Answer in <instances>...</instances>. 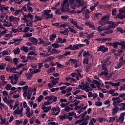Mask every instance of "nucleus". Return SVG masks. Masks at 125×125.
I'll return each instance as SVG.
<instances>
[{
    "label": "nucleus",
    "mask_w": 125,
    "mask_h": 125,
    "mask_svg": "<svg viewBox=\"0 0 125 125\" xmlns=\"http://www.w3.org/2000/svg\"><path fill=\"white\" fill-rule=\"evenodd\" d=\"M110 14H107L106 15L104 16L99 21V24H101L102 26L108 24L110 20Z\"/></svg>",
    "instance_id": "obj_1"
},
{
    "label": "nucleus",
    "mask_w": 125,
    "mask_h": 125,
    "mask_svg": "<svg viewBox=\"0 0 125 125\" xmlns=\"http://www.w3.org/2000/svg\"><path fill=\"white\" fill-rule=\"evenodd\" d=\"M51 111H52L51 115L53 116H57L60 113L61 109L59 107V106L57 105L56 107H52Z\"/></svg>",
    "instance_id": "obj_2"
},
{
    "label": "nucleus",
    "mask_w": 125,
    "mask_h": 125,
    "mask_svg": "<svg viewBox=\"0 0 125 125\" xmlns=\"http://www.w3.org/2000/svg\"><path fill=\"white\" fill-rule=\"evenodd\" d=\"M112 101H113V103L114 104H115L117 105V106H119V105L123 102V100H121V98L120 97H113L112 98Z\"/></svg>",
    "instance_id": "obj_3"
},
{
    "label": "nucleus",
    "mask_w": 125,
    "mask_h": 125,
    "mask_svg": "<svg viewBox=\"0 0 125 125\" xmlns=\"http://www.w3.org/2000/svg\"><path fill=\"white\" fill-rule=\"evenodd\" d=\"M112 105L114 107L112 110V116H115L118 113L119 110H120V107H119L118 105L114 104V103H112Z\"/></svg>",
    "instance_id": "obj_4"
},
{
    "label": "nucleus",
    "mask_w": 125,
    "mask_h": 125,
    "mask_svg": "<svg viewBox=\"0 0 125 125\" xmlns=\"http://www.w3.org/2000/svg\"><path fill=\"white\" fill-rule=\"evenodd\" d=\"M108 50V48L105 47L104 45H101L100 46H98V49H97V51H101L102 52H103V53H105V52H107Z\"/></svg>",
    "instance_id": "obj_5"
},
{
    "label": "nucleus",
    "mask_w": 125,
    "mask_h": 125,
    "mask_svg": "<svg viewBox=\"0 0 125 125\" xmlns=\"http://www.w3.org/2000/svg\"><path fill=\"white\" fill-rule=\"evenodd\" d=\"M125 112L121 113L120 116H119L118 119L116 120L117 123H120V124H123L125 120Z\"/></svg>",
    "instance_id": "obj_6"
},
{
    "label": "nucleus",
    "mask_w": 125,
    "mask_h": 125,
    "mask_svg": "<svg viewBox=\"0 0 125 125\" xmlns=\"http://www.w3.org/2000/svg\"><path fill=\"white\" fill-rule=\"evenodd\" d=\"M50 79L53 80L51 82V83H52L53 85H56V84L58 83V81H59V78H54V77L51 76Z\"/></svg>",
    "instance_id": "obj_7"
},
{
    "label": "nucleus",
    "mask_w": 125,
    "mask_h": 125,
    "mask_svg": "<svg viewBox=\"0 0 125 125\" xmlns=\"http://www.w3.org/2000/svg\"><path fill=\"white\" fill-rule=\"evenodd\" d=\"M105 44L106 45H108V46H113L114 48H118V44L117 43V42H114L113 43L106 42Z\"/></svg>",
    "instance_id": "obj_8"
},
{
    "label": "nucleus",
    "mask_w": 125,
    "mask_h": 125,
    "mask_svg": "<svg viewBox=\"0 0 125 125\" xmlns=\"http://www.w3.org/2000/svg\"><path fill=\"white\" fill-rule=\"evenodd\" d=\"M29 41L33 43L34 45L38 44V39L36 38L31 37L29 38Z\"/></svg>",
    "instance_id": "obj_9"
},
{
    "label": "nucleus",
    "mask_w": 125,
    "mask_h": 125,
    "mask_svg": "<svg viewBox=\"0 0 125 125\" xmlns=\"http://www.w3.org/2000/svg\"><path fill=\"white\" fill-rule=\"evenodd\" d=\"M42 109L43 110V113H47L48 111H50V110H51V107H48L43 105L42 107Z\"/></svg>",
    "instance_id": "obj_10"
},
{
    "label": "nucleus",
    "mask_w": 125,
    "mask_h": 125,
    "mask_svg": "<svg viewBox=\"0 0 125 125\" xmlns=\"http://www.w3.org/2000/svg\"><path fill=\"white\" fill-rule=\"evenodd\" d=\"M69 2L70 5V6L71 8L73 9H75V7H77V4L74 3L75 2V0H69Z\"/></svg>",
    "instance_id": "obj_11"
},
{
    "label": "nucleus",
    "mask_w": 125,
    "mask_h": 125,
    "mask_svg": "<svg viewBox=\"0 0 125 125\" xmlns=\"http://www.w3.org/2000/svg\"><path fill=\"white\" fill-rule=\"evenodd\" d=\"M119 107H121L119 110V111H125V103L120 104H119Z\"/></svg>",
    "instance_id": "obj_12"
},
{
    "label": "nucleus",
    "mask_w": 125,
    "mask_h": 125,
    "mask_svg": "<svg viewBox=\"0 0 125 125\" xmlns=\"http://www.w3.org/2000/svg\"><path fill=\"white\" fill-rule=\"evenodd\" d=\"M21 50L24 51V52H26V53H28L29 51V47L27 46H22L21 48Z\"/></svg>",
    "instance_id": "obj_13"
},
{
    "label": "nucleus",
    "mask_w": 125,
    "mask_h": 125,
    "mask_svg": "<svg viewBox=\"0 0 125 125\" xmlns=\"http://www.w3.org/2000/svg\"><path fill=\"white\" fill-rule=\"evenodd\" d=\"M84 18L86 19V20L89 19V12H88V9H87L85 11Z\"/></svg>",
    "instance_id": "obj_14"
},
{
    "label": "nucleus",
    "mask_w": 125,
    "mask_h": 125,
    "mask_svg": "<svg viewBox=\"0 0 125 125\" xmlns=\"http://www.w3.org/2000/svg\"><path fill=\"white\" fill-rule=\"evenodd\" d=\"M76 3H78V7H80L83 5V0H75Z\"/></svg>",
    "instance_id": "obj_15"
},
{
    "label": "nucleus",
    "mask_w": 125,
    "mask_h": 125,
    "mask_svg": "<svg viewBox=\"0 0 125 125\" xmlns=\"http://www.w3.org/2000/svg\"><path fill=\"white\" fill-rule=\"evenodd\" d=\"M69 30L68 29H66L63 31H60V34H62V35H64V36H68V34H69Z\"/></svg>",
    "instance_id": "obj_16"
},
{
    "label": "nucleus",
    "mask_w": 125,
    "mask_h": 125,
    "mask_svg": "<svg viewBox=\"0 0 125 125\" xmlns=\"http://www.w3.org/2000/svg\"><path fill=\"white\" fill-rule=\"evenodd\" d=\"M14 113L15 114V115H21L20 116V118H21V117H22V115H23V113L22 112H21L20 110H17L16 109L14 112Z\"/></svg>",
    "instance_id": "obj_17"
},
{
    "label": "nucleus",
    "mask_w": 125,
    "mask_h": 125,
    "mask_svg": "<svg viewBox=\"0 0 125 125\" xmlns=\"http://www.w3.org/2000/svg\"><path fill=\"white\" fill-rule=\"evenodd\" d=\"M56 65H57V67L59 68V69H63V68H65V66H64L62 64H61L60 63L58 62H56Z\"/></svg>",
    "instance_id": "obj_18"
},
{
    "label": "nucleus",
    "mask_w": 125,
    "mask_h": 125,
    "mask_svg": "<svg viewBox=\"0 0 125 125\" xmlns=\"http://www.w3.org/2000/svg\"><path fill=\"white\" fill-rule=\"evenodd\" d=\"M88 60H89V58H84L83 59V64H84V65H85V64L87 65L88 64Z\"/></svg>",
    "instance_id": "obj_19"
},
{
    "label": "nucleus",
    "mask_w": 125,
    "mask_h": 125,
    "mask_svg": "<svg viewBox=\"0 0 125 125\" xmlns=\"http://www.w3.org/2000/svg\"><path fill=\"white\" fill-rule=\"evenodd\" d=\"M53 72H55V67H51L47 70V73H48V74H50V73Z\"/></svg>",
    "instance_id": "obj_20"
},
{
    "label": "nucleus",
    "mask_w": 125,
    "mask_h": 125,
    "mask_svg": "<svg viewBox=\"0 0 125 125\" xmlns=\"http://www.w3.org/2000/svg\"><path fill=\"white\" fill-rule=\"evenodd\" d=\"M4 59L5 61H7L8 62H10V63H12V59L10 58V56H6V57L4 58Z\"/></svg>",
    "instance_id": "obj_21"
},
{
    "label": "nucleus",
    "mask_w": 125,
    "mask_h": 125,
    "mask_svg": "<svg viewBox=\"0 0 125 125\" xmlns=\"http://www.w3.org/2000/svg\"><path fill=\"white\" fill-rule=\"evenodd\" d=\"M92 83H94V84H96V86L101 85V83L100 82H99L98 81L95 80H93Z\"/></svg>",
    "instance_id": "obj_22"
},
{
    "label": "nucleus",
    "mask_w": 125,
    "mask_h": 125,
    "mask_svg": "<svg viewBox=\"0 0 125 125\" xmlns=\"http://www.w3.org/2000/svg\"><path fill=\"white\" fill-rule=\"evenodd\" d=\"M54 59V57L52 56H50L45 60L46 62H51Z\"/></svg>",
    "instance_id": "obj_23"
},
{
    "label": "nucleus",
    "mask_w": 125,
    "mask_h": 125,
    "mask_svg": "<svg viewBox=\"0 0 125 125\" xmlns=\"http://www.w3.org/2000/svg\"><path fill=\"white\" fill-rule=\"evenodd\" d=\"M18 68L17 67H13V68L11 67L10 69V72L11 73H15L16 74H17V72L15 71L16 70H17Z\"/></svg>",
    "instance_id": "obj_24"
},
{
    "label": "nucleus",
    "mask_w": 125,
    "mask_h": 125,
    "mask_svg": "<svg viewBox=\"0 0 125 125\" xmlns=\"http://www.w3.org/2000/svg\"><path fill=\"white\" fill-rule=\"evenodd\" d=\"M94 34V33L92 32L90 34H88L86 36V39H88V40H90V39H92V38H93L94 37V35H93Z\"/></svg>",
    "instance_id": "obj_25"
},
{
    "label": "nucleus",
    "mask_w": 125,
    "mask_h": 125,
    "mask_svg": "<svg viewBox=\"0 0 125 125\" xmlns=\"http://www.w3.org/2000/svg\"><path fill=\"white\" fill-rule=\"evenodd\" d=\"M33 75H34L33 73H32V72H29L28 73V75L26 77L27 80L28 81H30V80L32 79V77H33Z\"/></svg>",
    "instance_id": "obj_26"
},
{
    "label": "nucleus",
    "mask_w": 125,
    "mask_h": 125,
    "mask_svg": "<svg viewBox=\"0 0 125 125\" xmlns=\"http://www.w3.org/2000/svg\"><path fill=\"white\" fill-rule=\"evenodd\" d=\"M14 54L15 55H16V54H20V49L19 47H17L16 49L14 50Z\"/></svg>",
    "instance_id": "obj_27"
},
{
    "label": "nucleus",
    "mask_w": 125,
    "mask_h": 125,
    "mask_svg": "<svg viewBox=\"0 0 125 125\" xmlns=\"http://www.w3.org/2000/svg\"><path fill=\"white\" fill-rule=\"evenodd\" d=\"M117 32H120V33H121V34H124V30L123 29V28H122V27H118L116 29Z\"/></svg>",
    "instance_id": "obj_28"
},
{
    "label": "nucleus",
    "mask_w": 125,
    "mask_h": 125,
    "mask_svg": "<svg viewBox=\"0 0 125 125\" xmlns=\"http://www.w3.org/2000/svg\"><path fill=\"white\" fill-rule=\"evenodd\" d=\"M90 54L89 53L87 52L86 51H84L83 52V57H89Z\"/></svg>",
    "instance_id": "obj_29"
},
{
    "label": "nucleus",
    "mask_w": 125,
    "mask_h": 125,
    "mask_svg": "<svg viewBox=\"0 0 125 125\" xmlns=\"http://www.w3.org/2000/svg\"><path fill=\"white\" fill-rule=\"evenodd\" d=\"M13 62H14L16 66H17L18 65V62H19V61H18V59H17V58H14L13 59Z\"/></svg>",
    "instance_id": "obj_30"
},
{
    "label": "nucleus",
    "mask_w": 125,
    "mask_h": 125,
    "mask_svg": "<svg viewBox=\"0 0 125 125\" xmlns=\"http://www.w3.org/2000/svg\"><path fill=\"white\" fill-rule=\"evenodd\" d=\"M121 83L120 82H118L117 83H113L111 82V84L112 86H120V84Z\"/></svg>",
    "instance_id": "obj_31"
},
{
    "label": "nucleus",
    "mask_w": 125,
    "mask_h": 125,
    "mask_svg": "<svg viewBox=\"0 0 125 125\" xmlns=\"http://www.w3.org/2000/svg\"><path fill=\"white\" fill-rule=\"evenodd\" d=\"M5 67H6V64L5 63H2L0 65V70H4Z\"/></svg>",
    "instance_id": "obj_32"
},
{
    "label": "nucleus",
    "mask_w": 125,
    "mask_h": 125,
    "mask_svg": "<svg viewBox=\"0 0 125 125\" xmlns=\"http://www.w3.org/2000/svg\"><path fill=\"white\" fill-rule=\"evenodd\" d=\"M70 23L73 24L75 27H76L78 25V22L76 21H75L74 19H72L70 20Z\"/></svg>",
    "instance_id": "obj_33"
},
{
    "label": "nucleus",
    "mask_w": 125,
    "mask_h": 125,
    "mask_svg": "<svg viewBox=\"0 0 125 125\" xmlns=\"http://www.w3.org/2000/svg\"><path fill=\"white\" fill-rule=\"evenodd\" d=\"M69 61V62H71L73 64H77V63H78L77 60L74 59H70Z\"/></svg>",
    "instance_id": "obj_34"
},
{
    "label": "nucleus",
    "mask_w": 125,
    "mask_h": 125,
    "mask_svg": "<svg viewBox=\"0 0 125 125\" xmlns=\"http://www.w3.org/2000/svg\"><path fill=\"white\" fill-rule=\"evenodd\" d=\"M53 18V15L49 14L47 17H45V19H52Z\"/></svg>",
    "instance_id": "obj_35"
},
{
    "label": "nucleus",
    "mask_w": 125,
    "mask_h": 125,
    "mask_svg": "<svg viewBox=\"0 0 125 125\" xmlns=\"http://www.w3.org/2000/svg\"><path fill=\"white\" fill-rule=\"evenodd\" d=\"M38 41L40 42H38V44L41 45V44H42V43H44V40L42 39V38H38Z\"/></svg>",
    "instance_id": "obj_36"
},
{
    "label": "nucleus",
    "mask_w": 125,
    "mask_h": 125,
    "mask_svg": "<svg viewBox=\"0 0 125 125\" xmlns=\"http://www.w3.org/2000/svg\"><path fill=\"white\" fill-rule=\"evenodd\" d=\"M37 100L38 102H42V101L43 100V96H42V95H40L38 97Z\"/></svg>",
    "instance_id": "obj_37"
},
{
    "label": "nucleus",
    "mask_w": 125,
    "mask_h": 125,
    "mask_svg": "<svg viewBox=\"0 0 125 125\" xmlns=\"http://www.w3.org/2000/svg\"><path fill=\"white\" fill-rule=\"evenodd\" d=\"M7 83V82L4 81H0V86H4L5 84Z\"/></svg>",
    "instance_id": "obj_38"
},
{
    "label": "nucleus",
    "mask_w": 125,
    "mask_h": 125,
    "mask_svg": "<svg viewBox=\"0 0 125 125\" xmlns=\"http://www.w3.org/2000/svg\"><path fill=\"white\" fill-rule=\"evenodd\" d=\"M77 73L76 76H78V77H80L81 79L83 78V75H82V74H81V73H80V70L79 69H76V70Z\"/></svg>",
    "instance_id": "obj_39"
},
{
    "label": "nucleus",
    "mask_w": 125,
    "mask_h": 125,
    "mask_svg": "<svg viewBox=\"0 0 125 125\" xmlns=\"http://www.w3.org/2000/svg\"><path fill=\"white\" fill-rule=\"evenodd\" d=\"M118 15H119V19H121V20H123V19L125 18V15H124L122 13H119Z\"/></svg>",
    "instance_id": "obj_40"
},
{
    "label": "nucleus",
    "mask_w": 125,
    "mask_h": 125,
    "mask_svg": "<svg viewBox=\"0 0 125 125\" xmlns=\"http://www.w3.org/2000/svg\"><path fill=\"white\" fill-rule=\"evenodd\" d=\"M83 119H82V120H79L76 121L74 125H79V124H81V123H83Z\"/></svg>",
    "instance_id": "obj_41"
},
{
    "label": "nucleus",
    "mask_w": 125,
    "mask_h": 125,
    "mask_svg": "<svg viewBox=\"0 0 125 125\" xmlns=\"http://www.w3.org/2000/svg\"><path fill=\"white\" fill-rule=\"evenodd\" d=\"M9 20L10 21V22H13V21H15V20H16V17L12 16L9 17Z\"/></svg>",
    "instance_id": "obj_42"
},
{
    "label": "nucleus",
    "mask_w": 125,
    "mask_h": 125,
    "mask_svg": "<svg viewBox=\"0 0 125 125\" xmlns=\"http://www.w3.org/2000/svg\"><path fill=\"white\" fill-rule=\"evenodd\" d=\"M108 40H108V42H111V41H112V39L111 38H103L102 39V42H106Z\"/></svg>",
    "instance_id": "obj_43"
},
{
    "label": "nucleus",
    "mask_w": 125,
    "mask_h": 125,
    "mask_svg": "<svg viewBox=\"0 0 125 125\" xmlns=\"http://www.w3.org/2000/svg\"><path fill=\"white\" fill-rule=\"evenodd\" d=\"M5 88H6V90H10V89L11 88V84H10L9 83L7 84L5 86Z\"/></svg>",
    "instance_id": "obj_44"
},
{
    "label": "nucleus",
    "mask_w": 125,
    "mask_h": 125,
    "mask_svg": "<svg viewBox=\"0 0 125 125\" xmlns=\"http://www.w3.org/2000/svg\"><path fill=\"white\" fill-rule=\"evenodd\" d=\"M32 74H38V73H41V70L39 69H36L33 71H31Z\"/></svg>",
    "instance_id": "obj_45"
},
{
    "label": "nucleus",
    "mask_w": 125,
    "mask_h": 125,
    "mask_svg": "<svg viewBox=\"0 0 125 125\" xmlns=\"http://www.w3.org/2000/svg\"><path fill=\"white\" fill-rule=\"evenodd\" d=\"M51 46H52V47H54V48H58V47H59V44L54 43L52 44Z\"/></svg>",
    "instance_id": "obj_46"
},
{
    "label": "nucleus",
    "mask_w": 125,
    "mask_h": 125,
    "mask_svg": "<svg viewBox=\"0 0 125 125\" xmlns=\"http://www.w3.org/2000/svg\"><path fill=\"white\" fill-rule=\"evenodd\" d=\"M104 34H106V35H108V34H113V33H114V31L113 30H109L104 31Z\"/></svg>",
    "instance_id": "obj_47"
},
{
    "label": "nucleus",
    "mask_w": 125,
    "mask_h": 125,
    "mask_svg": "<svg viewBox=\"0 0 125 125\" xmlns=\"http://www.w3.org/2000/svg\"><path fill=\"white\" fill-rule=\"evenodd\" d=\"M25 65H27V63H20L17 66V69H20V68H22V67H24Z\"/></svg>",
    "instance_id": "obj_48"
},
{
    "label": "nucleus",
    "mask_w": 125,
    "mask_h": 125,
    "mask_svg": "<svg viewBox=\"0 0 125 125\" xmlns=\"http://www.w3.org/2000/svg\"><path fill=\"white\" fill-rule=\"evenodd\" d=\"M27 17H28V18H30L31 20H33V19H34V15H32L30 13H28Z\"/></svg>",
    "instance_id": "obj_49"
},
{
    "label": "nucleus",
    "mask_w": 125,
    "mask_h": 125,
    "mask_svg": "<svg viewBox=\"0 0 125 125\" xmlns=\"http://www.w3.org/2000/svg\"><path fill=\"white\" fill-rule=\"evenodd\" d=\"M116 14H117V9L114 8L112 11V15H113V16H115Z\"/></svg>",
    "instance_id": "obj_50"
},
{
    "label": "nucleus",
    "mask_w": 125,
    "mask_h": 125,
    "mask_svg": "<svg viewBox=\"0 0 125 125\" xmlns=\"http://www.w3.org/2000/svg\"><path fill=\"white\" fill-rule=\"evenodd\" d=\"M2 56H5V55H8V51L4 50L3 52H1Z\"/></svg>",
    "instance_id": "obj_51"
},
{
    "label": "nucleus",
    "mask_w": 125,
    "mask_h": 125,
    "mask_svg": "<svg viewBox=\"0 0 125 125\" xmlns=\"http://www.w3.org/2000/svg\"><path fill=\"white\" fill-rule=\"evenodd\" d=\"M95 105L98 107H100V106H102V103H101V102H96L95 103Z\"/></svg>",
    "instance_id": "obj_52"
},
{
    "label": "nucleus",
    "mask_w": 125,
    "mask_h": 125,
    "mask_svg": "<svg viewBox=\"0 0 125 125\" xmlns=\"http://www.w3.org/2000/svg\"><path fill=\"white\" fill-rule=\"evenodd\" d=\"M88 87H89V83L88 82H86L85 84L83 86V88H88Z\"/></svg>",
    "instance_id": "obj_53"
},
{
    "label": "nucleus",
    "mask_w": 125,
    "mask_h": 125,
    "mask_svg": "<svg viewBox=\"0 0 125 125\" xmlns=\"http://www.w3.org/2000/svg\"><path fill=\"white\" fill-rule=\"evenodd\" d=\"M59 60H62V59H64L65 58V56L64 55H61L60 56H58Z\"/></svg>",
    "instance_id": "obj_54"
},
{
    "label": "nucleus",
    "mask_w": 125,
    "mask_h": 125,
    "mask_svg": "<svg viewBox=\"0 0 125 125\" xmlns=\"http://www.w3.org/2000/svg\"><path fill=\"white\" fill-rule=\"evenodd\" d=\"M30 91L27 92V91H25L23 93V97H24L25 98H26V97H27V96L28 95V94H29Z\"/></svg>",
    "instance_id": "obj_55"
},
{
    "label": "nucleus",
    "mask_w": 125,
    "mask_h": 125,
    "mask_svg": "<svg viewBox=\"0 0 125 125\" xmlns=\"http://www.w3.org/2000/svg\"><path fill=\"white\" fill-rule=\"evenodd\" d=\"M52 54H54V53H59V52L58 50H57V49L53 48L52 49Z\"/></svg>",
    "instance_id": "obj_56"
},
{
    "label": "nucleus",
    "mask_w": 125,
    "mask_h": 125,
    "mask_svg": "<svg viewBox=\"0 0 125 125\" xmlns=\"http://www.w3.org/2000/svg\"><path fill=\"white\" fill-rule=\"evenodd\" d=\"M97 122H99V123H100L101 124L103 123V118L101 117H99L97 118Z\"/></svg>",
    "instance_id": "obj_57"
},
{
    "label": "nucleus",
    "mask_w": 125,
    "mask_h": 125,
    "mask_svg": "<svg viewBox=\"0 0 125 125\" xmlns=\"http://www.w3.org/2000/svg\"><path fill=\"white\" fill-rule=\"evenodd\" d=\"M28 55H35V56H37L38 54H36V53L34 52V51H30L28 54Z\"/></svg>",
    "instance_id": "obj_58"
},
{
    "label": "nucleus",
    "mask_w": 125,
    "mask_h": 125,
    "mask_svg": "<svg viewBox=\"0 0 125 125\" xmlns=\"http://www.w3.org/2000/svg\"><path fill=\"white\" fill-rule=\"evenodd\" d=\"M117 45H120V46H122L123 44H125V41H123L122 42H117Z\"/></svg>",
    "instance_id": "obj_59"
},
{
    "label": "nucleus",
    "mask_w": 125,
    "mask_h": 125,
    "mask_svg": "<svg viewBox=\"0 0 125 125\" xmlns=\"http://www.w3.org/2000/svg\"><path fill=\"white\" fill-rule=\"evenodd\" d=\"M13 102H14V101H13V100L10 99V100H8V101L7 102V104H12Z\"/></svg>",
    "instance_id": "obj_60"
},
{
    "label": "nucleus",
    "mask_w": 125,
    "mask_h": 125,
    "mask_svg": "<svg viewBox=\"0 0 125 125\" xmlns=\"http://www.w3.org/2000/svg\"><path fill=\"white\" fill-rule=\"evenodd\" d=\"M29 31H30V27H26L24 28L23 33H27V32H29Z\"/></svg>",
    "instance_id": "obj_61"
},
{
    "label": "nucleus",
    "mask_w": 125,
    "mask_h": 125,
    "mask_svg": "<svg viewBox=\"0 0 125 125\" xmlns=\"http://www.w3.org/2000/svg\"><path fill=\"white\" fill-rule=\"evenodd\" d=\"M16 125H22V121H20V120H16Z\"/></svg>",
    "instance_id": "obj_62"
},
{
    "label": "nucleus",
    "mask_w": 125,
    "mask_h": 125,
    "mask_svg": "<svg viewBox=\"0 0 125 125\" xmlns=\"http://www.w3.org/2000/svg\"><path fill=\"white\" fill-rule=\"evenodd\" d=\"M52 98L53 102H56V101H57V97L55 96H52Z\"/></svg>",
    "instance_id": "obj_63"
},
{
    "label": "nucleus",
    "mask_w": 125,
    "mask_h": 125,
    "mask_svg": "<svg viewBox=\"0 0 125 125\" xmlns=\"http://www.w3.org/2000/svg\"><path fill=\"white\" fill-rule=\"evenodd\" d=\"M61 19H64V20H66V19H69V16H67V15L62 16Z\"/></svg>",
    "instance_id": "obj_64"
}]
</instances>
